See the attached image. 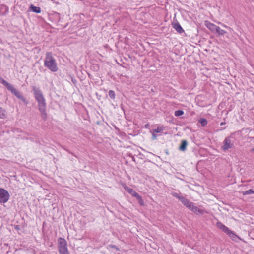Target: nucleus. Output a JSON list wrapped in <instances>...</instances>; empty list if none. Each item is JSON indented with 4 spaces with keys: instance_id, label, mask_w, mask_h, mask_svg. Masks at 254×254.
I'll return each mask as SVG.
<instances>
[{
    "instance_id": "obj_1",
    "label": "nucleus",
    "mask_w": 254,
    "mask_h": 254,
    "mask_svg": "<svg viewBox=\"0 0 254 254\" xmlns=\"http://www.w3.org/2000/svg\"><path fill=\"white\" fill-rule=\"evenodd\" d=\"M1 83L6 87L8 90L10 91L11 93L14 95L17 98L21 100L23 103L27 105L28 101L22 95V94L16 89L12 85L7 82L6 80L2 79Z\"/></svg>"
},
{
    "instance_id": "obj_2",
    "label": "nucleus",
    "mask_w": 254,
    "mask_h": 254,
    "mask_svg": "<svg viewBox=\"0 0 254 254\" xmlns=\"http://www.w3.org/2000/svg\"><path fill=\"white\" fill-rule=\"evenodd\" d=\"M44 66L52 72H56L58 70L56 60L52 56L51 53H47L44 61Z\"/></svg>"
},
{
    "instance_id": "obj_3",
    "label": "nucleus",
    "mask_w": 254,
    "mask_h": 254,
    "mask_svg": "<svg viewBox=\"0 0 254 254\" xmlns=\"http://www.w3.org/2000/svg\"><path fill=\"white\" fill-rule=\"evenodd\" d=\"M58 243L59 252L60 254H69L67 247V242L64 239L60 238Z\"/></svg>"
},
{
    "instance_id": "obj_4",
    "label": "nucleus",
    "mask_w": 254,
    "mask_h": 254,
    "mask_svg": "<svg viewBox=\"0 0 254 254\" xmlns=\"http://www.w3.org/2000/svg\"><path fill=\"white\" fill-rule=\"evenodd\" d=\"M38 104V109L41 113V117L44 120L47 118L46 112V103L45 98L37 101Z\"/></svg>"
},
{
    "instance_id": "obj_5",
    "label": "nucleus",
    "mask_w": 254,
    "mask_h": 254,
    "mask_svg": "<svg viewBox=\"0 0 254 254\" xmlns=\"http://www.w3.org/2000/svg\"><path fill=\"white\" fill-rule=\"evenodd\" d=\"M234 147V141L232 139V138L231 137L225 138L223 141V145L222 146L223 150L225 151L229 149L233 148Z\"/></svg>"
},
{
    "instance_id": "obj_6",
    "label": "nucleus",
    "mask_w": 254,
    "mask_h": 254,
    "mask_svg": "<svg viewBox=\"0 0 254 254\" xmlns=\"http://www.w3.org/2000/svg\"><path fill=\"white\" fill-rule=\"evenodd\" d=\"M187 208L197 215H203L205 212L207 213L205 210L198 208L197 206H195L193 203L192 202H191L190 204L187 206Z\"/></svg>"
},
{
    "instance_id": "obj_7",
    "label": "nucleus",
    "mask_w": 254,
    "mask_h": 254,
    "mask_svg": "<svg viewBox=\"0 0 254 254\" xmlns=\"http://www.w3.org/2000/svg\"><path fill=\"white\" fill-rule=\"evenodd\" d=\"M9 195L8 191L3 189H0V202H6L9 199Z\"/></svg>"
},
{
    "instance_id": "obj_8",
    "label": "nucleus",
    "mask_w": 254,
    "mask_h": 254,
    "mask_svg": "<svg viewBox=\"0 0 254 254\" xmlns=\"http://www.w3.org/2000/svg\"><path fill=\"white\" fill-rule=\"evenodd\" d=\"M32 89L34 97L37 101L44 98L41 90L39 88L33 86Z\"/></svg>"
},
{
    "instance_id": "obj_9",
    "label": "nucleus",
    "mask_w": 254,
    "mask_h": 254,
    "mask_svg": "<svg viewBox=\"0 0 254 254\" xmlns=\"http://www.w3.org/2000/svg\"><path fill=\"white\" fill-rule=\"evenodd\" d=\"M205 26L212 32L214 33L216 30L217 27H218L217 26L215 25V24H214L209 21L205 22Z\"/></svg>"
},
{
    "instance_id": "obj_10",
    "label": "nucleus",
    "mask_w": 254,
    "mask_h": 254,
    "mask_svg": "<svg viewBox=\"0 0 254 254\" xmlns=\"http://www.w3.org/2000/svg\"><path fill=\"white\" fill-rule=\"evenodd\" d=\"M173 27L180 34L184 32V30L180 25V24L176 21L172 23Z\"/></svg>"
},
{
    "instance_id": "obj_11",
    "label": "nucleus",
    "mask_w": 254,
    "mask_h": 254,
    "mask_svg": "<svg viewBox=\"0 0 254 254\" xmlns=\"http://www.w3.org/2000/svg\"><path fill=\"white\" fill-rule=\"evenodd\" d=\"M216 226L218 228L222 230L226 234H227V233L229 231V228L221 222H217L216 223Z\"/></svg>"
},
{
    "instance_id": "obj_12",
    "label": "nucleus",
    "mask_w": 254,
    "mask_h": 254,
    "mask_svg": "<svg viewBox=\"0 0 254 254\" xmlns=\"http://www.w3.org/2000/svg\"><path fill=\"white\" fill-rule=\"evenodd\" d=\"M188 145V142L186 140H183L181 141V144L179 146V150L181 151H185L186 149L187 146Z\"/></svg>"
},
{
    "instance_id": "obj_13",
    "label": "nucleus",
    "mask_w": 254,
    "mask_h": 254,
    "mask_svg": "<svg viewBox=\"0 0 254 254\" xmlns=\"http://www.w3.org/2000/svg\"><path fill=\"white\" fill-rule=\"evenodd\" d=\"M228 33V31L221 29L219 26L217 27L215 33L218 34L220 36H223L225 34Z\"/></svg>"
},
{
    "instance_id": "obj_14",
    "label": "nucleus",
    "mask_w": 254,
    "mask_h": 254,
    "mask_svg": "<svg viewBox=\"0 0 254 254\" xmlns=\"http://www.w3.org/2000/svg\"><path fill=\"white\" fill-rule=\"evenodd\" d=\"M30 9L31 11L36 13H40L41 11L40 7L35 6L32 4L31 5Z\"/></svg>"
},
{
    "instance_id": "obj_15",
    "label": "nucleus",
    "mask_w": 254,
    "mask_h": 254,
    "mask_svg": "<svg viewBox=\"0 0 254 254\" xmlns=\"http://www.w3.org/2000/svg\"><path fill=\"white\" fill-rule=\"evenodd\" d=\"M165 127L163 126L158 127L157 128L153 129L151 132L153 133H161L164 130Z\"/></svg>"
},
{
    "instance_id": "obj_16",
    "label": "nucleus",
    "mask_w": 254,
    "mask_h": 254,
    "mask_svg": "<svg viewBox=\"0 0 254 254\" xmlns=\"http://www.w3.org/2000/svg\"><path fill=\"white\" fill-rule=\"evenodd\" d=\"M180 201L186 207H187V206H188L191 203V201H190L189 199L185 198L184 197H183V198L181 199V200Z\"/></svg>"
},
{
    "instance_id": "obj_17",
    "label": "nucleus",
    "mask_w": 254,
    "mask_h": 254,
    "mask_svg": "<svg viewBox=\"0 0 254 254\" xmlns=\"http://www.w3.org/2000/svg\"><path fill=\"white\" fill-rule=\"evenodd\" d=\"M227 234L233 240H235L236 238L237 237V236L234 234L233 232L231 230H229V232L227 233Z\"/></svg>"
},
{
    "instance_id": "obj_18",
    "label": "nucleus",
    "mask_w": 254,
    "mask_h": 254,
    "mask_svg": "<svg viewBox=\"0 0 254 254\" xmlns=\"http://www.w3.org/2000/svg\"><path fill=\"white\" fill-rule=\"evenodd\" d=\"M6 118V112L5 110L0 107V118L4 119Z\"/></svg>"
},
{
    "instance_id": "obj_19",
    "label": "nucleus",
    "mask_w": 254,
    "mask_h": 254,
    "mask_svg": "<svg viewBox=\"0 0 254 254\" xmlns=\"http://www.w3.org/2000/svg\"><path fill=\"white\" fill-rule=\"evenodd\" d=\"M171 195L178 198L180 201L181 200V199L183 198L184 196H182V195H180V194H179L178 193H176V192H173L171 193Z\"/></svg>"
},
{
    "instance_id": "obj_20",
    "label": "nucleus",
    "mask_w": 254,
    "mask_h": 254,
    "mask_svg": "<svg viewBox=\"0 0 254 254\" xmlns=\"http://www.w3.org/2000/svg\"><path fill=\"white\" fill-rule=\"evenodd\" d=\"M242 194L244 195L254 194V190H253L252 189H250L247 190L243 191Z\"/></svg>"
},
{
    "instance_id": "obj_21",
    "label": "nucleus",
    "mask_w": 254,
    "mask_h": 254,
    "mask_svg": "<svg viewBox=\"0 0 254 254\" xmlns=\"http://www.w3.org/2000/svg\"><path fill=\"white\" fill-rule=\"evenodd\" d=\"M199 122L200 123L202 127H205L207 124V121L205 118H201Z\"/></svg>"
},
{
    "instance_id": "obj_22",
    "label": "nucleus",
    "mask_w": 254,
    "mask_h": 254,
    "mask_svg": "<svg viewBox=\"0 0 254 254\" xmlns=\"http://www.w3.org/2000/svg\"><path fill=\"white\" fill-rule=\"evenodd\" d=\"M109 96L112 99H114L115 98V93L113 90H110L109 91Z\"/></svg>"
},
{
    "instance_id": "obj_23",
    "label": "nucleus",
    "mask_w": 254,
    "mask_h": 254,
    "mask_svg": "<svg viewBox=\"0 0 254 254\" xmlns=\"http://www.w3.org/2000/svg\"><path fill=\"white\" fill-rule=\"evenodd\" d=\"M184 114V112L182 110H177L175 112V115L176 116H180Z\"/></svg>"
},
{
    "instance_id": "obj_24",
    "label": "nucleus",
    "mask_w": 254,
    "mask_h": 254,
    "mask_svg": "<svg viewBox=\"0 0 254 254\" xmlns=\"http://www.w3.org/2000/svg\"><path fill=\"white\" fill-rule=\"evenodd\" d=\"M221 26L223 27H224L225 28H226L227 30H228V32H231L233 30L232 28H231L230 27H228L227 26L224 25V24H221Z\"/></svg>"
},
{
    "instance_id": "obj_25",
    "label": "nucleus",
    "mask_w": 254,
    "mask_h": 254,
    "mask_svg": "<svg viewBox=\"0 0 254 254\" xmlns=\"http://www.w3.org/2000/svg\"><path fill=\"white\" fill-rule=\"evenodd\" d=\"M152 139L153 140L156 139L157 138V135L156 134V133H153V132H152Z\"/></svg>"
},
{
    "instance_id": "obj_26",
    "label": "nucleus",
    "mask_w": 254,
    "mask_h": 254,
    "mask_svg": "<svg viewBox=\"0 0 254 254\" xmlns=\"http://www.w3.org/2000/svg\"><path fill=\"white\" fill-rule=\"evenodd\" d=\"M133 195L135 197L138 198V197H140L139 194L136 192H134V193L133 194Z\"/></svg>"
},
{
    "instance_id": "obj_27",
    "label": "nucleus",
    "mask_w": 254,
    "mask_h": 254,
    "mask_svg": "<svg viewBox=\"0 0 254 254\" xmlns=\"http://www.w3.org/2000/svg\"><path fill=\"white\" fill-rule=\"evenodd\" d=\"M111 247L116 249L117 250H119V248L117 247L115 245H112Z\"/></svg>"
},
{
    "instance_id": "obj_28",
    "label": "nucleus",
    "mask_w": 254,
    "mask_h": 254,
    "mask_svg": "<svg viewBox=\"0 0 254 254\" xmlns=\"http://www.w3.org/2000/svg\"><path fill=\"white\" fill-rule=\"evenodd\" d=\"M3 7L5 8L6 11H8V8L6 6H3Z\"/></svg>"
},
{
    "instance_id": "obj_29",
    "label": "nucleus",
    "mask_w": 254,
    "mask_h": 254,
    "mask_svg": "<svg viewBox=\"0 0 254 254\" xmlns=\"http://www.w3.org/2000/svg\"><path fill=\"white\" fill-rule=\"evenodd\" d=\"M133 191V190L132 189H129V190H128L129 192L131 193V192Z\"/></svg>"
},
{
    "instance_id": "obj_30",
    "label": "nucleus",
    "mask_w": 254,
    "mask_h": 254,
    "mask_svg": "<svg viewBox=\"0 0 254 254\" xmlns=\"http://www.w3.org/2000/svg\"><path fill=\"white\" fill-rule=\"evenodd\" d=\"M224 124H225V122H221V123H220V125H221V126L224 125Z\"/></svg>"
}]
</instances>
